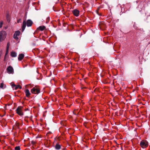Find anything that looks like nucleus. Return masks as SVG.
I'll use <instances>...</instances> for the list:
<instances>
[{"label": "nucleus", "instance_id": "1a4fd4ad", "mask_svg": "<svg viewBox=\"0 0 150 150\" xmlns=\"http://www.w3.org/2000/svg\"><path fill=\"white\" fill-rule=\"evenodd\" d=\"M45 28L46 27L45 26L42 25L40 26L37 29L39 30L42 31L44 30Z\"/></svg>", "mask_w": 150, "mask_h": 150}, {"label": "nucleus", "instance_id": "dca6fc26", "mask_svg": "<svg viewBox=\"0 0 150 150\" xmlns=\"http://www.w3.org/2000/svg\"><path fill=\"white\" fill-rule=\"evenodd\" d=\"M6 19L7 21L8 22H10V17L9 15L8 14H6Z\"/></svg>", "mask_w": 150, "mask_h": 150}, {"label": "nucleus", "instance_id": "4468645a", "mask_svg": "<svg viewBox=\"0 0 150 150\" xmlns=\"http://www.w3.org/2000/svg\"><path fill=\"white\" fill-rule=\"evenodd\" d=\"M6 86L5 85L4 86V84L3 83H1L0 85V88L2 89H4L5 88H6Z\"/></svg>", "mask_w": 150, "mask_h": 150}, {"label": "nucleus", "instance_id": "2eb2a0df", "mask_svg": "<svg viewBox=\"0 0 150 150\" xmlns=\"http://www.w3.org/2000/svg\"><path fill=\"white\" fill-rule=\"evenodd\" d=\"M9 42H8L7 43V45L6 49V54H7L8 53V49H9Z\"/></svg>", "mask_w": 150, "mask_h": 150}, {"label": "nucleus", "instance_id": "f03ea898", "mask_svg": "<svg viewBox=\"0 0 150 150\" xmlns=\"http://www.w3.org/2000/svg\"><path fill=\"white\" fill-rule=\"evenodd\" d=\"M6 33L4 31H0V42L4 41L6 37Z\"/></svg>", "mask_w": 150, "mask_h": 150}, {"label": "nucleus", "instance_id": "423d86ee", "mask_svg": "<svg viewBox=\"0 0 150 150\" xmlns=\"http://www.w3.org/2000/svg\"><path fill=\"white\" fill-rule=\"evenodd\" d=\"M72 12L73 14L76 16H78L79 14V11L76 9H74L72 11Z\"/></svg>", "mask_w": 150, "mask_h": 150}, {"label": "nucleus", "instance_id": "7ed1b4c3", "mask_svg": "<svg viewBox=\"0 0 150 150\" xmlns=\"http://www.w3.org/2000/svg\"><path fill=\"white\" fill-rule=\"evenodd\" d=\"M31 91L33 94H38L40 93V90L37 88L34 87L31 89Z\"/></svg>", "mask_w": 150, "mask_h": 150}, {"label": "nucleus", "instance_id": "20e7f679", "mask_svg": "<svg viewBox=\"0 0 150 150\" xmlns=\"http://www.w3.org/2000/svg\"><path fill=\"white\" fill-rule=\"evenodd\" d=\"M22 107L21 106L18 107L16 110V113L21 116L23 115V113L22 112L21 108Z\"/></svg>", "mask_w": 150, "mask_h": 150}, {"label": "nucleus", "instance_id": "aec40b11", "mask_svg": "<svg viewBox=\"0 0 150 150\" xmlns=\"http://www.w3.org/2000/svg\"><path fill=\"white\" fill-rule=\"evenodd\" d=\"M16 85L14 84H13L11 85V86L12 88L15 89V88L16 87Z\"/></svg>", "mask_w": 150, "mask_h": 150}, {"label": "nucleus", "instance_id": "39448f33", "mask_svg": "<svg viewBox=\"0 0 150 150\" xmlns=\"http://www.w3.org/2000/svg\"><path fill=\"white\" fill-rule=\"evenodd\" d=\"M7 72L9 74H13L14 73V70L13 68L11 66H9L7 69Z\"/></svg>", "mask_w": 150, "mask_h": 150}, {"label": "nucleus", "instance_id": "f257e3e1", "mask_svg": "<svg viewBox=\"0 0 150 150\" xmlns=\"http://www.w3.org/2000/svg\"><path fill=\"white\" fill-rule=\"evenodd\" d=\"M33 23V21L30 19L28 20L26 22L25 20L24 21L22 25V32H23L25 29L26 26V24L27 26L28 27L31 26Z\"/></svg>", "mask_w": 150, "mask_h": 150}, {"label": "nucleus", "instance_id": "9b49d317", "mask_svg": "<svg viewBox=\"0 0 150 150\" xmlns=\"http://www.w3.org/2000/svg\"><path fill=\"white\" fill-rule=\"evenodd\" d=\"M25 93L26 94V95L27 97H28L30 96V93L29 91V90L27 89L25 90Z\"/></svg>", "mask_w": 150, "mask_h": 150}, {"label": "nucleus", "instance_id": "6ab92c4d", "mask_svg": "<svg viewBox=\"0 0 150 150\" xmlns=\"http://www.w3.org/2000/svg\"><path fill=\"white\" fill-rule=\"evenodd\" d=\"M3 23V21H1L0 22V28H1L2 27Z\"/></svg>", "mask_w": 150, "mask_h": 150}, {"label": "nucleus", "instance_id": "f3484780", "mask_svg": "<svg viewBox=\"0 0 150 150\" xmlns=\"http://www.w3.org/2000/svg\"><path fill=\"white\" fill-rule=\"evenodd\" d=\"M18 88L19 89H21L22 88L21 86L19 85L16 86V87L15 88V89L16 90Z\"/></svg>", "mask_w": 150, "mask_h": 150}, {"label": "nucleus", "instance_id": "6e6552de", "mask_svg": "<svg viewBox=\"0 0 150 150\" xmlns=\"http://www.w3.org/2000/svg\"><path fill=\"white\" fill-rule=\"evenodd\" d=\"M140 144L142 147L143 148H144L147 146V144L144 142L141 141L140 143Z\"/></svg>", "mask_w": 150, "mask_h": 150}, {"label": "nucleus", "instance_id": "0eeeda50", "mask_svg": "<svg viewBox=\"0 0 150 150\" xmlns=\"http://www.w3.org/2000/svg\"><path fill=\"white\" fill-rule=\"evenodd\" d=\"M20 33L19 31H16L13 36V38L16 39H18V38L17 37V36L19 35Z\"/></svg>", "mask_w": 150, "mask_h": 150}, {"label": "nucleus", "instance_id": "a211bd4d", "mask_svg": "<svg viewBox=\"0 0 150 150\" xmlns=\"http://www.w3.org/2000/svg\"><path fill=\"white\" fill-rule=\"evenodd\" d=\"M15 149L16 150H20L21 148L20 146H16Z\"/></svg>", "mask_w": 150, "mask_h": 150}, {"label": "nucleus", "instance_id": "ddd939ff", "mask_svg": "<svg viewBox=\"0 0 150 150\" xmlns=\"http://www.w3.org/2000/svg\"><path fill=\"white\" fill-rule=\"evenodd\" d=\"M11 55L12 57H15L17 56V54L16 52H12L11 53Z\"/></svg>", "mask_w": 150, "mask_h": 150}, {"label": "nucleus", "instance_id": "412c9836", "mask_svg": "<svg viewBox=\"0 0 150 150\" xmlns=\"http://www.w3.org/2000/svg\"><path fill=\"white\" fill-rule=\"evenodd\" d=\"M31 143L33 144L34 145L35 143V142L34 141H32L31 142Z\"/></svg>", "mask_w": 150, "mask_h": 150}, {"label": "nucleus", "instance_id": "9d476101", "mask_svg": "<svg viewBox=\"0 0 150 150\" xmlns=\"http://www.w3.org/2000/svg\"><path fill=\"white\" fill-rule=\"evenodd\" d=\"M24 55L23 54H20L18 57V60L19 61L22 60L23 58Z\"/></svg>", "mask_w": 150, "mask_h": 150}, {"label": "nucleus", "instance_id": "f8f14e48", "mask_svg": "<svg viewBox=\"0 0 150 150\" xmlns=\"http://www.w3.org/2000/svg\"><path fill=\"white\" fill-rule=\"evenodd\" d=\"M55 147L56 149L59 150L60 149L61 146L59 144H57L55 146Z\"/></svg>", "mask_w": 150, "mask_h": 150}, {"label": "nucleus", "instance_id": "4be33fe9", "mask_svg": "<svg viewBox=\"0 0 150 150\" xmlns=\"http://www.w3.org/2000/svg\"><path fill=\"white\" fill-rule=\"evenodd\" d=\"M21 20V19H20L19 20H18L17 21V22L19 23V22H20V21Z\"/></svg>", "mask_w": 150, "mask_h": 150}]
</instances>
